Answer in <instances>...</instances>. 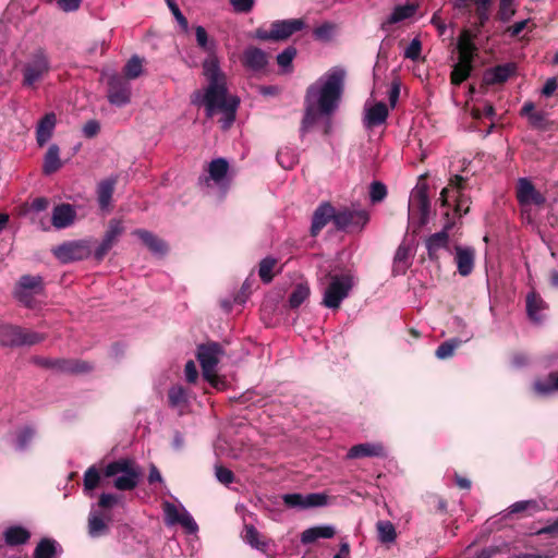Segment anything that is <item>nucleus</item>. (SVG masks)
I'll return each mask as SVG.
<instances>
[{
  "label": "nucleus",
  "mask_w": 558,
  "mask_h": 558,
  "mask_svg": "<svg viewBox=\"0 0 558 558\" xmlns=\"http://www.w3.org/2000/svg\"><path fill=\"white\" fill-rule=\"evenodd\" d=\"M113 246L114 244L102 239L94 251V258L98 262L102 260Z\"/></svg>",
  "instance_id": "60"
},
{
  "label": "nucleus",
  "mask_w": 558,
  "mask_h": 558,
  "mask_svg": "<svg viewBox=\"0 0 558 558\" xmlns=\"http://www.w3.org/2000/svg\"><path fill=\"white\" fill-rule=\"evenodd\" d=\"M466 186V180L459 175L454 174L449 184L442 189L440 193V201L442 206L450 205L452 202L454 203V210L459 215L466 214L469 211L468 198L464 196V190Z\"/></svg>",
  "instance_id": "9"
},
{
  "label": "nucleus",
  "mask_w": 558,
  "mask_h": 558,
  "mask_svg": "<svg viewBox=\"0 0 558 558\" xmlns=\"http://www.w3.org/2000/svg\"><path fill=\"white\" fill-rule=\"evenodd\" d=\"M35 437V429L31 426L21 428L16 435L14 447L19 451H24Z\"/></svg>",
  "instance_id": "47"
},
{
  "label": "nucleus",
  "mask_w": 558,
  "mask_h": 558,
  "mask_svg": "<svg viewBox=\"0 0 558 558\" xmlns=\"http://www.w3.org/2000/svg\"><path fill=\"white\" fill-rule=\"evenodd\" d=\"M521 114L527 118L530 124L533 128H544L546 122V113L544 111H535V106L533 102H525L521 109Z\"/></svg>",
  "instance_id": "39"
},
{
  "label": "nucleus",
  "mask_w": 558,
  "mask_h": 558,
  "mask_svg": "<svg viewBox=\"0 0 558 558\" xmlns=\"http://www.w3.org/2000/svg\"><path fill=\"white\" fill-rule=\"evenodd\" d=\"M244 541L258 550L265 551L268 543L259 539V532L254 525H245L244 529Z\"/></svg>",
  "instance_id": "44"
},
{
  "label": "nucleus",
  "mask_w": 558,
  "mask_h": 558,
  "mask_svg": "<svg viewBox=\"0 0 558 558\" xmlns=\"http://www.w3.org/2000/svg\"><path fill=\"white\" fill-rule=\"evenodd\" d=\"M310 296V288L306 283H299L289 298V305L298 308Z\"/></svg>",
  "instance_id": "49"
},
{
  "label": "nucleus",
  "mask_w": 558,
  "mask_h": 558,
  "mask_svg": "<svg viewBox=\"0 0 558 558\" xmlns=\"http://www.w3.org/2000/svg\"><path fill=\"white\" fill-rule=\"evenodd\" d=\"M429 215V199L425 186H416L409 201V223L418 229L423 227Z\"/></svg>",
  "instance_id": "10"
},
{
  "label": "nucleus",
  "mask_w": 558,
  "mask_h": 558,
  "mask_svg": "<svg viewBox=\"0 0 558 558\" xmlns=\"http://www.w3.org/2000/svg\"><path fill=\"white\" fill-rule=\"evenodd\" d=\"M336 209L329 203L320 204L312 218L311 233L317 235L322 229L332 220L335 222Z\"/></svg>",
  "instance_id": "22"
},
{
  "label": "nucleus",
  "mask_w": 558,
  "mask_h": 558,
  "mask_svg": "<svg viewBox=\"0 0 558 558\" xmlns=\"http://www.w3.org/2000/svg\"><path fill=\"white\" fill-rule=\"evenodd\" d=\"M510 512L511 513H519V512H533L537 509V504L534 500H522L517 501L513 505L510 506Z\"/></svg>",
  "instance_id": "57"
},
{
  "label": "nucleus",
  "mask_w": 558,
  "mask_h": 558,
  "mask_svg": "<svg viewBox=\"0 0 558 558\" xmlns=\"http://www.w3.org/2000/svg\"><path fill=\"white\" fill-rule=\"evenodd\" d=\"M283 504L289 508L308 509L327 505L328 497L322 493L302 495L299 493L286 494L282 496Z\"/></svg>",
  "instance_id": "15"
},
{
  "label": "nucleus",
  "mask_w": 558,
  "mask_h": 558,
  "mask_svg": "<svg viewBox=\"0 0 558 558\" xmlns=\"http://www.w3.org/2000/svg\"><path fill=\"white\" fill-rule=\"evenodd\" d=\"M378 539L381 543L388 544L395 542L397 537L396 529L390 521L377 522Z\"/></svg>",
  "instance_id": "46"
},
{
  "label": "nucleus",
  "mask_w": 558,
  "mask_h": 558,
  "mask_svg": "<svg viewBox=\"0 0 558 558\" xmlns=\"http://www.w3.org/2000/svg\"><path fill=\"white\" fill-rule=\"evenodd\" d=\"M530 23V19L519 21L514 23L513 25L506 28L505 33L509 35L510 37H518L521 32Z\"/></svg>",
  "instance_id": "64"
},
{
  "label": "nucleus",
  "mask_w": 558,
  "mask_h": 558,
  "mask_svg": "<svg viewBox=\"0 0 558 558\" xmlns=\"http://www.w3.org/2000/svg\"><path fill=\"white\" fill-rule=\"evenodd\" d=\"M517 198L522 206L537 205L541 206L546 198L534 187L532 182L526 178H520L517 185Z\"/></svg>",
  "instance_id": "17"
},
{
  "label": "nucleus",
  "mask_w": 558,
  "mask_h": 558,
  "mask_svg": "<svg viewBox=\"0 0 558 558\" xmlns=\"http://www.w3.org/2000/svg\"><path fill=\"white\" fill-rule=\"evenodd\" d=\"M305 27L303 19H289L278 20L270 24L269 29L257 28L255 38L259 40H286L294 33L302 31Z\"/></svg>",
  "instance_id": "7"
},
{
  "label": "nucleus",
  "mask_w": 558,
  "mask_h": 558,
  "mask_svg": "<svg viewBox=\"0 0 558 558\" xmlns=\"http://www.w3.org/2000/svg\"><path fill=\"white\" fill-rule=\"evenodd\" d=\"M533 390L538 397H549L558 392V371L533 383Z\"/></svg>",
  "instance_id": "25"
},
{
  "label": "nucleus",
  "mask_w": 558,
  "mask_h": 558,
  "mask_svg": "<svg viewBox=\"0 0 558 558\" xmlns=\"http://www.w3.org/2000/svg\"><path fill=\"white\" fill-rule=\"evenodd\" d=\"M116 183L117 178H109L101 181L97 186L98 204L102 210L108 209L110 206Z\"/></svg>",
  "instance_id": "32"
},
{
  "label": "nucleus",
  "mask_w": 558,
  "mask_h": 558,
  "mask_svg": "<svg viewBox=\"0 0 558 558\" xmlns=\"http://www.w3.org/2000/svg\"><path fill=\"white\" fill-rule=\"evenodd\" d=\"M422 44L418 38H413L404 50L407 59L416 60L420 57Z\"/></svg>",
  "instance_id": "58"
},
{
  "label": "nucleus",
  "mask_w": 558,
  "mask_h": 558,
  "mask_svg": "<svg viewBox=\"0 0 558 558\" xmlns=\"http://www.w3.org/2000/svg\"><path fill=\"white\" fill-rule=\"evenodd\" d=\"M163 509H165L167 524H169V525L177 524V519L180 517L181 510H179L177 508V506L171 502H166Z\"/></svg>",
  "instance_id": "59"
},
{
  "label": "nucleus",
  "mask_w": 558,
  "mask_h": 558,
  "mask_svg": "<svg viewBox=\"0 0 558 558\" xmlns=\"http://www.w3.org/2000/svg\"><path fill=\"white\" fill-rule=\"evenodd\" d=\"M417 11V5L414 3H407L403 5H397L391 14L388 16L387 22L388 24H397L399 22H402L404 20H408L412 17Z\"/></svg>",
  "instance_id": "41"
},
{
  "label": "nucleus",
  "mask_w": 558,
  "mask_h": 558,
  "mask_svg": "<svg viewBox=\"0 0 558 558\" xmlns=\"http://www.w3.org/2000/svg\"><path fill=\"white\" fill-rule=\"evenodd\" d=\"M106 477H114L113 486L119 490L134 489L142 477V470L131 459H119L110 462L104 470Z\"/></svg>",
  "instance_id": "3"
},
{
  "label": "nucleus",
  "mask_w": 558,
  "mask_h": 558,
  "mask_svg": "<svg viewBox=\"0 0 558 558\" xmlns=\"http://www.w3.org/2000/svg\"><path fill=\"white\" fill-rule=\"evenodd\" d=\"M56 3L63 12H75L80 9L82 0H56Z\"/></svg>",
  "instance_id": "61"
},
{
  "label": "nucleus",
  "mask_w": 558,
  "mask_h": 558,
  "mask_svg": "<svg viewBox=\"0 0 558 558\" xmlns=\"http://www.w3.org/2000/svg\"><path fill=\"white\" fill-rule=\"evenodd\" d=\"M56 126V116L50 112L39 121L36 130V140L40 147H43L52 136Z\"/></svg>",
  "instance_id": "30"
},
{
  "label": "nucleus",
  "mask_w": 558,
  "mask_h": 558,
  "mask_svg": "<svg viewBox=\"0 0 558 558\" xmlns=\"http://www.w3.org/2000/svg\"><path fill=\"white\" fill-rule=\"evenodd\" d=\"M76 219V209L71 204H59L53 207L51 223L56 229H65Z\"/></svg>",
  "instance_id": "19"
},
{
  "label": "nucleus",
  "mask_w": 558,
  "mask_h": 558,
  "mask_svg": "<svg viewBox=\"0 0 558 558\" xmlns=\"http://www.w3.org/2000/svg\"><path fill=\"white\" fill-rule=\"evenodd\" d=\"M295 56H296V49L294 47L290 46L277 56V63L282 69H287L291 65Z\"/></svg>",
  "instance_id": "54"
},
{
  "label": "nucleus",
  "mask_w": 558,
  "mask_h": 558,
  "mask_svg": "<svg viewBox=\"0 0 558 558\" xmlns=\"http://www.w3.org/2000/svg\"><path fill=\"white\" fill-rule=\"evenodd\" d=\"M353 280L350 275L331 276L328 287L324 291L323 305L328 308H338L349 295Z\"/></svg>",
  "instance_id": "8"
},
{
  "label": "nucleus",
  "mask_w": 558,
  "mask_h": 558,
  "mask_svg": "<svg viewBox=\"0 0 558 558\" xmlns=\"http://www.w3.org/2000/svg\"><path fill=\"white\" fill-rule=\"evenodd\" d=\"M458 51L459 58L473 61L476 47L473 43L472 34L466 29H464L458 38Z\"/></svg>",
  "instance_id": "34"
},
{
  "label": "nucleus",
  "mask_w": 558,
  "mask_h": 558,
  "mask_svg": "<svg viewBox=\"0 0 558 558\" xmlns=\"http://www.w3.org/2000/svg\"><path fill=\"white\" fill-rule=\"evenodd\" d=\"M100 131V124L97 120H89L83 126V134L87 138L96 136Z\"/></svg>",
  "instance_id": "63"
},
{
  "label": "nucleus",
  "mask_w": 558,
  "mask_h": 558,
  "mask_svg": "<svg viewBox=\"0 0 558 558\" xmlns=\"http://www.w3.org/2000/svg\"><path fill=\"white\" fill-rule=\"evenodd\" d=\"M242 63L252 72H260L268 64L267 54L264 50L250 46L243 52Z\"/></svg>",
  "instance_id": "20"
},
{
  "label": "nucleus",
  "mask_w": 558,
  "mask_h": 558,
  "mask_svg": "<svg viewBox=\"0 0 558 558\" xmlns=\"http://www.w3.org/2000/svg\"><path fill=\"white\" fill-rule=\"evenodd\" d=\"M278 264V259L271 256L263 258L259 263L258 275L264 283H270L274 279V268Z\"/></svg>",
  "instance_id": "43"
},
{
  "label": "nucleus",
  "mask_w": 558,
  "mask_h": 558,
  "mask_svg": "<svg viewBox=\"0 0 558 558\" xmlns=\"http://www.w3.org/2000/svg\"><path fill=\"white\" fill-rule=\"evenodd\" d=\"M385 456V448L381 444H360L353 446L349 452L348 458L350 459H356V458H364V457H384Z\"/></svg>",
  "instance_id": "27"
},
{
  "label": "nucleus",
  "mask_w": 558,
  "mask_h": 558,
  "mask_svg": "<svg viewBox=\"0 0 558 558\" xmlns=\"http://www.w3.org/2000/svg\"><path fill=\"white\" fill-rule=\"evenodd\" d=\"M59 154L60 149L58 145L52 144L49 146L44 157L43 171L45 174H52L61 168L62 162Z\"/></svg>",
  "instance_id": "35"
},
{
  "label": "nucleus",
  "mask_w": 558,
  "mask_h": 558,
  "mask_svg": "<svg viewBox=\"0 0 558 558\" xmlns=\"http://www.w3.org/2000/svg\"><path fill=\"white\" fill-rule=\"evenodd\" d=\"M31 537V533L23 526L14 525L4 531V541L10 546L25 544Z\"/></svg>",
  "instance_id": "38"
},
{
  "label": "nucleus",
  "mask_w": 558,
  "mask_h": 558,
  "mask_svg": "<svg viewBox=\"0 0 558 558\" xmlns=\"http://www.w3.org/2000/svg\"><path fill=\"white\" fill-rule=\"evenodd\" d=\"M110 519L97 511L92 510L88 515V534L90 537L96 538L106 535L109 531L108 522Z\"/></svg>",
  "instance_id": "28"
},
{
  "label": "nucleus",
  "mask_w": 558,
  "mask_h": 558,
  "mask_svg": "<svg viewBox=\"0 0 558 558\" xmlns=\"http://www.w3.org/2000/svg\"><path fill=\"white\" fill-rule=\"evenodd\" d=\"M456 251V264L458 268V272L466 277L469 276L474 268L475 262V250L471 246H459L454 247Z\"/></svg>",
  "instance_id": "21"
},
{
  "label": "nucleus",
  "mask_w": 558,
  "mask_h": 558,
  "mask_svg": "<svg viewBox=\"0 0 558 558\" xmlns=\"http://www.w3.org/2000/svg\"><path fill=\"white\" fill-rule=\"evenodd\" d=\"M124 230L125 228L121 219H111L102 239L111 242L112 244H116L118 239L123 234Z\"/></svg>",
  "instance_id": "48"
},
{
  "label": "nucleus",
  "mask_w": 558,
  "mask_h": 558,
  "mask_svg": "<svg viewBox=\"0 0 558 558\" xmlns=\"http://www.w3.org/2000/svg\"><path fill=\"white\" fill-rule=\"evenodd\" d=\"M369 215L364 209L342 208L336 210L335 226L339 230L347 228L363 229L368 222Z\"/></svg>",
  "instance_id": "12"
},
{
  "label": "nucleus",
  "mask_w": 558,
  "mask_h": 558,
  "mask_svg": "<svg viewBox=\"0 0 558 558\" xmlns=\"http://www.w3.org/2000/svg\"><path fill=\"white\" fill-rule=\"evenodd\" d=\"M223 354L222 347L217 342H208L197 347L196 357L201 364L204 379L216 389H223L225 381L216 374V367Z\"/></svg>",
  "instance_id": "5"
},
{
  "label": "nucleus",
  "mask_w": 558,
  "mask_h": 558,
  "mask_svg": "<svg viewBox=\"0 0 558 558\" xmlns=\"http://www.w3.org/2000/svg\"><path fill=\"white\" fill-rule=\"evenodd\" d=\"M515 0H500L497 16L502 23H508L515 14Z\"/></svg>",
  "instance_id": "51"
},
{
  "label": "nucleus",
  "mask_w": 558,
  "mask_h": 558,
  "mask_svg": "<svg viewBox=\"0 0 558 558\" xmlns=\"http://www.w3.org/2000/svg\"><path fill=\"white\" fill-rule=\"evenodd\" d=\"M107 85V98L111 105L124 107L131 102L132 87L126 78L112 73L108 77Z\"/></svg>",
  "instance_id": "11"
},
{
  "label": "nucleus",
  "mask_w": 558,
  "mask_h": 558,
  "mask_svg": "<svg viewBox=\"0 0 558 558\" xmlns=\"http://www.w3.org/2000/svg\"><path fill=\"white\" fill-rule=\"evenodd\" d=\"M168 402L170 408L177 410L179 415L184 414L189 404V398L185 388L180 385L170 387L168 390Z\"/></svg>",
  "instance_id": "26"
},
{
  "label": "nucleus",
  "mask_w": 558,
  "mask_h": 558,
  "mask_svg": "<svg viewBox=\"0 0 558 558\" xmlns=\"http://www.w3.org/2000/svg\"><path fill=\"white\" fill-rule=\"evenodd\" d=\"M38 363L46 366V367H56L63 372H70V373H85L90 369V366L85 362H70V361H51V360H45L39 359Z\"/></svg>",
  "instance_id": "29"
},
{
  "label": "nucleus",
  "mask_w": 558,
  "mask_h": 558,
  "mask_svg": "<svg viewBox=\"0 0 558 558\" xmlns=\"http://www.w3.org/2000/svg\"><path fill=\"white\" fill-rule=\"evenodd\" d=\"M44 339L45 336L41 333L0 320V345L2 347L34 345Z\"/></svg>",
  "instance_id": "6"
},
{
  "label": "nucleus",
  "mask_w": 558,
  "mask_h": 558,
  "mask_svg": "<svg viewBox=\"0 0 558 558\" xmlns=\"http://www.w3.org/2000/svg\"><path fill=\"white\" fill-rule=\"evenodd\" d=\"M229 163L223 158L214 159L208 166V177L205 178L207 186L214 185L220 189L221 195H225L229 187L228 178Z\"/></svg>",
  "instance_id": "16"
},
{
  "label": "nucleus",
  "mask_w": 558,
  "mask_h": 558,
  "mask_svg": "<svg viewBox=\"0 0 558 558\" xmlns=\"http://www.w3.org/2000/svg\"><path fill=\"white\" fill-rule=\"evenodd\" d=\"M547 304L535 291L526 295V313L529 318L535 324H542L546 318Z\"/></svg>",
  "instance_id": "18"
},
{
  "label": "nucleus",
  "mask_w": 558,
  "mask_h": 558,
  "mask_svg": "<svg viewBox=\"0 0 558 558\" xmlns=\"http://www.w3.org/2000/svg\"><path fill=\"white\" fill-rule=\"evenodd\" d=\"M472 63L473 61L459 58L451 72V83L453 85H460L470 76L473 69Z\"/></svg>",
  "instance_id": "40"
},
{
  "label": "nucleus",
  "mask_w": 558,
  "mask_h": 558,
  "mask_svg": "<svg viewBox=\"0 0 558 558\" xmlns=\"http://www.w3.org/2000/svg\"><path fill=\"white\" fill-rule=\"evenodd\" d=\"M132 234L136 235L151 253L158 255H163L167 253L168 247L165 241L156 236L150 231L145 229H135Z\"/></svg>",
  "instance_id": "24"
},
{
  "label": "nucleus",
  "mask_w": 558,
  "mask_h": 558,
  "mask_svg": "<svg viewBox=\"0 0 558 558\" xmlns=\"http://www.w3.org/2000/svg\"><path fill=\"white\" fill-rule=\"evenodd\" d=\"M143 71V61L140 57L133 56L124 65L123 73L128 80L137 78Z\"/></svg>",
  "instance_id": "50"
},
{
  "label": "nucleus",
  "mask_w": 558,
  "mask_h": 558,
  "mask_svg": "<svg viewBox=\"0 0 558 558\" xmlns=\"http://www.w3.org/2000/svg\"><path fill=\"white\" fill-rule=\"evenodd\" d=\"M51 60L44 48L35 49L22 63V85L35 88L51 71Z\"/></svg>",
  "instance_id": "4"
},
{
  "label": "nucleus",
  "mask_w": 558,
  "mask_h": 558,
  "mask_svg": "<svg viewBox=\"0 0 558 558\" xmlns=\"http://www.w3.org/2000/svg\"><path fill=\"white\" fill-rule=\"evenodd\" d=\"M215 475L219 483L223 485H229L234 481V474L231 470L223 468L221 465L215 466Z\"/></svg>",
  "instance_id": "56"
},
{
  "label": "nucleus",
  "mask_w": 558,
  "mask_h": 558,
  "mask_svg": "<svg viewBox=\"0 0 558 558\" xmlns=\"http://www.w3.org/2000/svg\"><path fill=\"white\" fill-rule=\"evenodd\" d=\"M449 242V235L447 229L436 232L427 238L426 248L429 258H436V254L440 248L447 247Z\"/></svg>",
  "instance_id": "36"
},
{
  "label": "nucleus",
  "mask_w": 558,
  "mask_h": 558,
  "mask_svg": "<svg viewBox=\"0 0 558 558\" xmlns=\"http://www.w3.org/2000/svg\"><path fill=\"white\" fill-rule=\"evenodd\" d=\"M388 107L385 102H376L374 106L365 109L364 125L367 129H372L377 125H381L388 118Z\"/></svg>",
  "instance_id": "23"
},
{
  "label": "nucleus",
  "mask_w": 558,
  "mask_h": 558,
  "mask_svg": "<svg viewBox=\"0 0 558 558\" xmlns=\"http://www.w3.org/2000/svg\"><path fill=\"white\" fill-rule=\"evenodd\" d=\"M195 37L197 45L209 53L203 63V73L208 81V86L204 95L201 92L194 93L192 102L197 105L203 102L208 118L220 111L222 113V118L219 120L221 129L228 130L235 120L240 100L235 96L228 95L226 75L220 70L219 60L214 53L215 44L208 40L207 32L203 26L195 28Z\"/></svg>",
  "instance_id": "1"
},
{
  "label": "nucleus",
  "mask_w": 558,
  "mask_h": 558,
  "mask_svg": "<svg viewBox=\"0 0 558 558\" xmlns=\"http://www.w3.org/2000/svg\"><path fill=\"white\" fill-rule=\"evenodd\" d=\"M387 195V189L381 182L375 181L371 184L369 197L373 203L381 202Z\"/></svg>",
  "instance_id": "55"
},
{
  "label": "nucleus",
  "mask_w": 558,
  "mask_h": 558,
  "mask_svg": "<svg viewBox=\"0 0 558 558\" xmlns=\"http://www.w3.org/2000/svg\"><path fill=\"white\" fill-rule=\"evenodd\" d=\"M345 71L333 66L308 86L305 95V112L301 124V136L316 123L318 116L325 117L323 133L332 130L331 114L338 109L343 89Z\"/></svg>",
  "instance_id": "2"
},
{
  "label": "nucleus",
  "mask_w": 558,
  "mask_h": 558,
  "mask_svg": "<svg viewBox=\"0 0 558 558\" xmlns=\"http://www.w3.org/2000/svg\"><path fill=\"white\" fill-rule=\"evenodd\" d=\"M53 254L60 262L70 263L88 257L90 248L87 241H70L54 247Z\"/></svg>",
  "instance_id": "13"
},
{
  "label": "nucleus",
  "mask_w": 558,
  "mask_h": 558,
  "mask_svg": "<svg viewBox=\"0 0 558 558\" xmlns=\"http://www.w3.org/2000/svg\"><path fill=\"white\" fill-rule=\"evenodd\" d=\"M100 482V475L97 469L93 465L88 468L84 474V489L86 492L93 490L98 486Z\"/></svg>",
  "instance_id": "52"
},
{
  "label": "nucleus",
  "mask_w": 558,
  "mask_h": 558,
  "mask_svg": "<svg viewBox=\"0 0 558 558\" xmlns=\"http://www.w3.org/2000/svg\"><path fill=\"white\" fill-rule=\"evenodd\" d=\"M168 7L171 10L172 14L174 15L177 22L184 28H187V20L180 11L179 7L173 0H167Z\"/></svg>",
  "instance_id": "62"
},
{
  "label": "nucleus",
  "mask_w": 558,
  "mask_h": 558,
  "mask_svg": "<svg viewBox=\"0 0 558 558\" xmlns=\"http://www.w3.org/2000/svg\"><path fill=\"white\" fill-rule=\"evenodd\" d=\"M473 332L470 330L464 331L463 339H451L442 342L436 350V356L440 360L448 359L453 355L454 350L462 343L472 339Z\"/></svg>",
  "instance_id": "37"
},
{
  "label": "nucleus",
  "mask_w": 558,
  "mask_h": 558,
  "mask_svg": "<svg viewBox=\"0 0 558 558\" xmlns=\"http://www.w3.org/2000/svg\"><path fill=\"white\" fill-rule=\"evenodd\" d=\"M43 291V278L40 276H22L15 288V298L26 306H32L33 298Z\"/></svg>",
  "instance_id": "14"
},
{
  "label": "nucleus",
  "mask_w": 558,
  "mask_h": 558,
  "mask_svg": "<svg viewBox=\"0 0 558 558\" xmlns=\"http://www.w3.org/2000/svg\"><path fill=\"white\" fill-rule=\"evenodd\" d=\"M513 72L512 64H502L494 68L489 73L486 74V81L490 84H499L506 82L511 73Z\"/></svg>",
  "instance_id": "42"
},
{
  "label": "nucleus",
  "mask_w": 558,
  "mask_h": 558,
  "mask_svg": "<svg viewBox=\"0 0 558 558\" xmlns=\"http://www.w3.org/2000/svg\"><path fill=\"white\" fill-rule=\"evenodd\" d=\"M177 524H181L190 534L196 533L198 530L195 520L185 508L181 509V514L177 519Z\"/></svg>",
  "instance_id": "53"
},
{
  "label": "nucleus",
  "mask_w": 558,
  "mask_h": 558,
  "mask_svg": "<svg viewBox=\"0 0 558 558\" xmlns=\"http://www.w3.org/2000/svg\"><path fill=\"white\" fill-rule=\"evenodd\" d=\"M57 543L50 538H43L34 550L33 558H52L56 554Z\"/></svg>",
  "instance_id": "45"
},
{
  "label": "nucleus",
  "mask_w": 558,
  "mask_h": 558,
  "mask_svg": "<svg viewBox=\"0 0 558 558\" xmlns=\"http://www.w3.org/2000/svg\"><path fill=\"white\" fill-rule=\"evenodd\" d=\"M336 533L332 525H319L306 529L301 534V542L303 544H311L318 538H331Z\"/></svg>",
  "instance_id": "31"
},
{
  "label": "nucleus",
  "mask_w": 558,
  "mask_h": 558,
  "mask_svg": "<svg viewBox=\"0 0 558 558\" xmlns=\"http://www.w3.org/2000/svg\"><path fill=\"white\" fill-rule=\"evenodd\" d=\"M411 266V250L405 244H400L393 258L392 272L395 275H403Z\"/></svg>",
  "instance_id": "33"
}]
</instances>
